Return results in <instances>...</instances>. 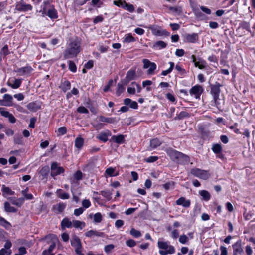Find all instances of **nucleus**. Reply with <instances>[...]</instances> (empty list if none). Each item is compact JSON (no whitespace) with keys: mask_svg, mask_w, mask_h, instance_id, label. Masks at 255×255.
<instances>
[{"mask_svg":"<svg viewBox=\"0 0 255 255\" xmlns=\"http://www.w3.org/2000/svg\"><path fill=\"white\" fill-rule=\"evenodd\" d=\"M81 50V40L77 37L70 38L67 47L63 52L65 59L76 57Z\"/></svg>","mask_w":255,"mask_h":255,"instance_id":"obj_1","label":"nucleus"},{"mask_svg":"<svg viewBox=\"0 0 255 255\" xmlns=\"http://www.w3.org/2000/svg\"><path fill=\"white\" fill-rule=\"evenodd\" d=\"M47 243H51V244L47 250H45L42 252V255H54L52 252L55 248L56 244L58 242L57 237L54 234H50L46 236Z\"/></svg>","mask_w":255,"mask_h":255,"instance_id":"obj_2","label":"nucleus"},{"mask_svg":"<svg viewBox=\"0 0 255 255\" xmlns=\"http://www.w3.org/2000/svg\"><path fill=\"white\" fill-rule=\"evenodd\" d=\"M221 85L218 83L216 82L215 84L210 85L211 88V92L210 93L212 95L213 97V100L214 103L217 107V108L219 110H221V107L219 106V104L218 102V100L219 99L220 93L221 92L220 87Z\"/></svg>","mask_w":255,"mask_h":255,"instance_id":"obj_3","label":"nucleus"},{"mask_svg":"<svg viewBox=\"0 0 255 255\" xmlns=\"http://www.w3.org/2000/svg\"><path fill=\"white\" fill-rule=\"evenodd\" d=\"M43 10L51 19H56L58 17L57 10L54 8V5L51 4L49 1H47L44 2Z\"/></svg>","mask_w":255,"mask_h":255,"instance_id":"obj_4","label":"nucleus"},{"mask_svg":"<svg viewBox=\"0 0 255 255\" xmlns=\"http://www.w3.org/2000/svg\"><path fill=\"white\" fill-rule=\"evenodd\" d=\"M190 173L194 176L205 180L208 179L211 175L208 171L197 168L191 169Z\"/></svg>","mask_w":255,"mask_h":255,"instance_id":"obj_5","label":"nucleus"},{"mask_svg":"<svg viewBox=\"0 0 255 255\" xmlns=\"http://www.w3.org/2000/svg\"><path fill=\"white\" fill-rule=\"evenodd\" d=\"M72 246L75 248V251L78 255H84L82 253V246L81 240L79 238L76 236H74L71 240Z\"/></svg>","mask_w":255,"mask_h":255,"instance_id":"obj_6","label":"nucleus"},{"mask_svg":"<svg viewBox=\"0 0 255 255\" xmlns=\"http://www.w3.org/2000/svg\"><path fill=\"white\" fill-rule=\"evenodd\" d=\"M149 28L151 30L153 35L156 36H169L170 33L165 30H163L161 27L153 25L149 27Z\"/></svg>","mask_w":255,"mask_h":255,"instance_id":"obj_7","label":"nucleus"},{"mask_svg":"<svg viewBox=\"0 0 255 255\" xmlns=\"http://www.w3.org/2000/svg\"><path fill=\"white\" fill-rule=\"evenodd\" d=\"M32 6L30 4H26L23 0L16 2L15 9L18 11L26 12L31 10Z\"/></svg>","mask_w":255,"mask_h":255,"instance_id":"obj_8","label":"nucleus"},{"mask_svg":"<svg viewBox=\"0 0 255 255\" xmlns=\"http://www.w3.org/2000/svg\"><path fill=\"white\" fill-rule=\"evenodd\" d=\"M64 169L62 167L58 166L57 162H53L51 165V176L53 177L63 173Z\"/></svg>","mask_w":255,"mask_h":255,"instance_id":"obj_9","label":"nucleus"},{"mask_svg":"<svg viewBox=\"0 0 255 255\" xmlns=\"http://www.w3.org/2000/svg\"><path fill=\"white\" fill-rule=\"evenodd\" d=\"M203 92L202 86L199 85L193 86L189 91L191 95H194L196 98H199Z\"/></svg>","mask_w":255,"mask_h":255,"instance_id":"obj_10","label":"nucleus"},{"mask_svg":"<svg viewBox=\"0 0 255 255\" xmlns=\"http://www.w3.org/2000/svg\"><path fill=\"white\" fill-rule=\"evenodd\" d=\"M135 76V70H130L127 72L125 78L122 80V82L124 85H128L131 80L134 79Z\"/></svg>","mask_w":255,"mask_h":255,"instance_id":"obj_11","label":"nucleus"},{"mask_svg":"<svg viewBox=\"0 0 255 255\" xmlns=\"http://www.w3.org/2000/svg\"><path fill=\"white\" fill-rule=\"evenodd\" d=\"M191 58L192 59V62L194 63L195 67H198L200 69H203L205 68L206 62L204 60L199 58V61H196V56L194 55L191 56Z\"/></svg>","mask_w":255,"mask_h":255,"instance_id":"obj_12","label":"nucleus"},{"mask_svg":"<svg viewBox=\"0 0 255 255\" xmlns=\"http://www.w3.org/2000/svg\"><path fill=\"white\" fill-rule=\"evenodd\" d=\"M165 151L171 159L175 162L177 161L178 156L180 154V152L177 151L171 148H168Z\"/></svg>","mask_w":255,"mask_h":255,"instance_id":"obj_13","label":"nucleus"},{"mask_svg":"<svg viewBox=\"0 0 255 255\" xmlns=\"http://www.w3.org/2000/svg\"><path fill=\"white\" fill-rule=\"evenodd\" d=\"M42 103L38 101H36L29 103L27 104V107L30 111H37L41 109Z\"/></svg>","mask_w":255,"mask_h":255,"instance_id":"obj_14","label":"nucleus"},{"mask_svg":"<svg viewBox=\"0 0 255 255\" xmlns=\"http://www.w3.org/2000/svg\"><path fill=\"white\" fill-rule=\"evenodd\" d=\"M233 253L241 254L243 253V249L242 247L241 240H238L235 243L232 245Z\"/></svg>","mask_w":255,"mask_h":255,"instance_id":"obj_15","label":"nucleus"},{"mask_svg":"<svg viewBox=\"0 0 255 255\" xmlns=\"http://www.w3.org/2000/svg\"><path fill=\"white\" fill-rule=\"evenodd\" d=\"M98 122H106L107 123H114L119 121V119L112 117H105L103 116L98 117L96 119Z\"/></svg>","mask_w":255,"mask_h":255,"instance_id":"obj_16","label":"nucleus"},{"mask_svg":"<svg viewBox=\"0 0 255 255\" xmlns=\"http://www.w3.org/2000/svg\"><path fill=\"white\" fill-rule=\"evenodd\" d=\"M189 161V157L187 155L180 152L176 162L181 164H187Z\"/></svg>","mask_w":255,"mask_h":255,"instance_id":"obj_17","label":"nucleus"},{"mask_svg":"<svg viewBox=\"0 0 255 255\" xmlns=\"http://www.w3.org/2000/svg\"><path fill=\"white\" fill-rule=\"evenodd\" d=\"M176 204L177 205H182L185 208H188L190 206V201L189 200H186L184 197L179 198L176 201Z\"/></svg>","mask_w":255,"mask_h":255,"instance_id":"obj_18","label":"nucleus"},{"mask_svg":"<svg viewBox=\"0 0 255 255\" xmlns=\"http://www.w3.org/2000/svg\"><path fill=\"white\" fill-rule=\"evenodd\" d=\"M66 204L64 203H59L53 206V210L56 213H60L62 212L65 209Z\"/></svg>","mask_w":255,"mask_h":255,"instance_id":"obj_19","label":"nucleus"},{"mask_svg":"<svg viewBox=\"0 0 255 255\" xmlns=\"http://www.w3.org/2000/svg\"><path fill=\"white\" fill-rule=\"evenodd\" d=\"M185 37L187 41L191 43L196 42L199 39L198 34L197 33L186 34Z\"/></svg>","mask_w":255,"mask_h":255,"instance_id":"obj_20","label":"nucleus"},{"mask_svg":"<svg viewBox=\"0 0 255 255\" xmlns=\"http://www.w3.org/2000/svg\"><path fill=\"white\" fill-rule=\"evenodd\" d=\"M59 88L61 89L64 92H66L67 91L69 90L71 88V83L68 80L62 81Z\"/></svg>","mask_w":255,"mask_h":255,"instance_id":"obj_21","label":"nucleus"},{"mask_svg":"<svg viewBox=\"0 0 255 255\" xmlns=\"http://www.w3.org/2000/svg\"><path fill=\"white\" fill-rule=\"evenodd\" d=\"M161 144V142L157 138H154L150 140V146L148 148L149 150L157 148Z\"/></svg>","mask_w":255,"mask_h":255,"instance_id":"obj_22","label":"nucleus"},{"mask_svg":"<svg viewBox=\"0 0 255 255\" xmlns=\"http://www.w3.org/2000/svg\"><path fill=\"white\" fill-rule=\"evenodd\" d=\"M1 191L2 192V195L4 197H7L9 195H13L14 192L12 191L9 187H6L5 185H2Z\"/></svg>","mask_w":255,"mask_h":255,"instance_id":"obj_23","label":"nucleus"},{"mask_svg":"<svg viewBox=\"0 0 255 255\" xmlns=\"http://www.w3.org/2000/svg\"><path fill=\"white\" fill-rule=\"evenodd\" d=\"M33 70L31 66H25L17 69L16 72L19 73L20 75H24L29 74Z\"/></svg>","mask_w":255,"mask_h":255,"instance_id":"obj_24","label":"nucleus"},{"mask_svg":"<svg viewBox=\"0 0 255 255\" xmlns=\"http://www.w3.org/2000/svg\"><path fill=\"white\" fill-rule=\"evenodd\" d=\"M85 235L88 237H91L93 236H96L98 237H103L104 233L103 232H98L96 230H90L85 233Z\"/></svg>","mask_w":255,"mask_h":255,"instance_id":"obj_25","label":"nucleus"},{"mask_svg":"<svg viewBox=\"0 0 255 255\" xmlns=\"http://www.w3.org/2000/svg\"><path fill=\"white\" fill-rule=\"evenodd\" d=\"M61 225L62 229H64L66 227L70 228L72 227V222L68 218H65L62 220Z\"/></svg>","mask_w":255,"mask_h":255,"instance_id":"obj_26","label":"nucleus"},{"mask_svg":"<svg viewBox=\"0 0 255 255\" xmlns=\"http://www.w3.org/2000/svg\"><path fill=\"white\" fill-rule=\"evenodd\" d=\"M164 6L168 7L170 11L177 15H180L182 13V9L181 6L173 7L168 6L167 5H164Z\"/></svg>","mask_w":255,"mask_h":255,"instance_id":"obj_27","label":"nucleus"},{"mask_svg":"<svg viewBox=\"0 0 255 255\" xmlns=\"http://www.w3.org/2000/svg\"><path fill=\"white\" fill-rule=\"evenodd\" d=\"M57 197L62 199H68L70 197L68 193L63 192L62 189H58L56 192Z\"/></svg>","mask_w":255,"mask_h":255,"instance_id":"obj_28","label":"nucleus"},{"mask_svg":"<svg viewBox=\"0 0 255 255\" xmlns=\"http://www.w3.org/2000/svg\"><path fill=\"white\" fill-rule=\"evenodd\" d=\"M127 85H124L122 82V81H121V83H119L117 84V90L116 92V95L117 96H119L125 90V86Z\"/></svg>","mask_w":255,"mask_h":255,"instance_id":"obj_29","label":"nucleus"},{"mask_svg":"<svg viewBox=\"0 0 255 255\" xmlns=\"http://www.w3.org/2000/svg\"><path fill=\"white\" fill-rule=\"evenodd\" d=\"M4 210L6 212L15 213L17 211V209L11 206L10 203L8 202L4 203Z\"/></svg>","mask_w":255,"mask_h":255,"instance_id":"obj_30","label":"nucleus"},{"mask_svg":"<svg viewBox=\"0 0 255 255\" xmlns=\"http://www.w3.org/2000/svg\"><path fill=\"white\" fill-rule=\"evenodd\" d=\"M86 226V224L84 222L80 221L79 220H73L72 222V227L76 228H80L82 229Z\"/></svg>","mask_w":255,"mask_h":255,"instance_id":"obj_31","label":"nucleus"},{"mask_svg":"<svg viewBox=\"0 0 255 255\" xmlns=\"http://www.w3.org/2000/svg\"><path fill=\"white\" fill-rule=\"evenodd\" d=\"M49 173V167L48 166H45L42 168L40 170L39 173L43 176V179L46 178Z\"/></svg>","mask_w":255,"mask_h":255,"instance_id":"obj_32","label":"nucleus"},{"mask_svg":"<svg viewBox=\"0 0 255 255\" xmlns=\"http://www.w3.org/2000/svg\"><path fill=\"white\" fill-rule=\"evenodd\" d=\"M84 139L81 137H79L76 138L75 141V146L76 148L80 149L83 146Z\"/></svg>","mask_w":255,"mask_h":255,"instance_id":"obj_33","label":"nucleus"},{"mask_svg":"<svg viewBox=\"0 0 255 255\" xmlns=\"http://www.w3.org/2000/svg\"><path fill=\"white\" fill-rule=\"evenodd\" d=\"M0 225L6 229H9L12 226L9 222L1 216H0Z\"/></svg>","mask_w":255,"mask_h":255,"instance_id":"obj_34","label":"nucleus"},{"mask_svg":"<svg viewBox=\"0 0 255 255\" xmlns=\"http://www.w3.org/2000/svg\"><path fill=\"white\" fill-rule=\"evenodd\" d=\"M13 98L12 96L9 94H5L3 95V100L4 102H5V104H4V105H10L12 101Z\"/></svg>","mask_w":255,"mask_h":255,"instance_id":"obj_35","label":"nucleus"},{"mask_svg":"<svg viewBox=\"0 0 255 255\" xmlns=\"http://www.w3.org/2000/svg\"><path fill=\"white\" fill-rule=\"evenodd\" d=\"M112 138L115 142L118 144H122L124 143L125 141L124 136L122 134L117 136H113Z\"/></svg>","mask_w":255,"mask_h":255,"instance_id":"obj_36","label":"nucleus"},{"mask_svg":"<svg viewBox=\"0 0 255 255\" xmlns=\"http://www.w3.org/2000/svg\"><path fill=\"white\" fill-rule=\"evenodd\" d=\"M157 244L158 248L163 250H168L169 249V247L171 246L169 245L168 242H162L158 241Z\"/></svg>","mask_w":255,"mask_h":255,"instance_id":"obj_37","label":"nucleus"},{"mask_svg":"<svg viewBox=\"0 0 255 255\" xmlns=\"http://www.w3.org/2000/svg\"><path fill=\"white\" fill-rule=\"evenodd\" d=\"M175 252V249L173 246H170L169 249L165 250H160L159 253L161 255H166L168 254H173Z\"/></svg>","mask_w":255,"mask_h":255,"instance_id":"obj_38","label":"nucleus"},{"mask_svg":"<svg viewBox=\"0 0 255 255\" xmlns=\"http://www.w3.org/2000/svg\"><path fill=\"white\" fill-rule=\"evenodd\" d=\"M21 82L22 81L21 79H16L14 80L13 83L12 84L8 83V84L12 88L17 89L20 86Z\"/></svg>","mask_w":255,"mask_h":255,"instance_id":"obj_39","label":"nucleus"},{"mask_svg":"<svg viewBox=\"0 0 255 255\" xmlns=\"http://www.w3.org/2000/svg\"><path fill=\"white\" fill-rule=\"evenodd\" d=\"M170 67L166 70L163 71L161 73V75L163 76H166L167 74L170 73L173 70L174 67V63L173 62H169Z\"/></svg>","mask_w":255,"mask_h":255,"instance_id":"obj_40","label":"nucleus"},{"mask_svg":"<svg viewBox=\"0 0 255 255\" xmlns=\"http://www.w3.org/2000/svg\"><path fill=\"white\" fill-rule=\"evenodd\" d=\"M200 195L203 197V199L208 201L210 199V194L206 190H202L199 192Z\"/></svg>","mask_w":255,"mask_h":255,"instance_id":"obj_41","label":"nucleus"},{"mask_svg":"<svg viewBox=\"0 0 255 255\" xmlns=\"http://www.w3.org/2000/svg\"><path fill=\"white\" fill-rule=\"evenodd\" d=\"M100 194L106 198L108 201L110 200L112 198V192L109 191H101Z\"/></svg>","mask_w":255,"mask_h":255,"instance_id":"obj_42","label":"nucleus"},{"mask_svg":"<svg viewBox=\"0 0 255 255\" xmlns=\"http://www.w3.org/2000/svg\"><path fill=\"white\" fill-rule=\"evenodd\" d=\"M108 134L105 132H101L98 136L97 138L104 142L108 141Z\"/></svg>","mask_w":255,"mask_h":255,"instance_id":"obj_43","label":"nucleus"},{"mask_svg":"<svg viewBox=\"0 0 255 255\" xmlns=\"http://www.w3.org/2000/svg\"><path fill=\"white\" fill-rule=\"evenodd\" d=\"M1 115L5 117H7L10 122L14 123L16 121V119L10 113H1Z\"/></svg>","mask_w":255,"mask_h":255,"instance_id":"obj_44","label":"nucleus"},{"mask_svg":"<svg viewBox=\"0 0 255 255\" xmlns=\"http://www.w3.org/2000/svg\"><path fill=\"white\" fill-rule=\"evenodd\" d=\"M124 9L130 12H133L134 11V7L131 4L124 2Z\"/></svg>","mask_w":255,"mask_h":255,"instance_id":"obj_45","label":"nucleus"},{"mask_svg":"<svg viewBox=\"0 0 255 255\" xmlns=\"http://www.w3.org/2000/svg\"><path fill=\"white\" fill-rule=\"evenodd\" d=\"M71 191L73 195V200L75 201L76 203H78L80 200L79 196L81 195V193L80 192H78L77 193H76L74 192L73 188H71Z\"/></svg>","mask_w":255,"mask_h":255,"instance_id":"obj_46","label":"nucleus"},{"mask_svg":"<svg viewBox=\"0 0 255 255\" xmlns=\"http://www.w3.org/2000/svg\"><path fill=\"white\" fill-rule=\"evenodd\" d=\"M175 183L173 181H169L163 185V187L165 190L173 189L174 187Z\"/></svg>","mask_w":255,"mask_h":255,"instance_id":"obj_47","label":"nucleus"},{"mask_svg":"<svg viewBox=\"0 0 255 255\" xmlns=\"http://www.w3.org/2000/svg\"><path fill=\"white\" fill-rule=\"evenodd\" d=\"M136 40L134 37H133L131 34H128L126 36L124 42L126 43H130L135 41Z\"/></svg>","mask_w":255,"mask_h":255,"instance_id":"obj_48","label":"nucleus"},{"mask_svg":"<svg viewBox=\"0 0 255 255\" xmlns=\"http://www.w3.org/2000/svg\"><path fill=\"white\" fill-rule=\"evenodd\" d=\"M14 142L17 144H21L23 143V137L20 135H16L14 137Z\"/></svg>","mask_w":255,"mask_h":255,"instance_id":"obj_49","label":"nucleus"},{"mask_svg":"<svg viewBox=\"0 0 255 255\" xmlns=\"http://www.w3.org/2000/svg\"><path fill=\"white\" fill-rule=\"evenodd\" d=\"M166 46L167 44L163 41H157L154 45V47H158L159 49L164 48Z\"/></svg>","mask_w":255,"mask_h":255,"instance_id":"obj_50","label":"nucleus"},{"mask_svg":"<svg viewBox=\"0 0 255 255\" xmlns=\"http://www.w3.org/2000/svg\"><path fill=\"white\" fill-rule=\"evenodd\" d=\"M213 151L216 154H220L221 153L222 148L219 144H215L212 148Z\"/></svg>","mask_w":255,"mask_h":255,"instance_id":"obj_51","label":"nucleus"},{"mask_svg":"<svg viewBox=\"0 0 255 255\" xmlns=\"http://www.w3.org/2000/svg\"><path fill=\"white\" fill-rule=\"evenodd\" d=\"M130 234L134 237L138 238L141 236L139 231L136 230L134 228H132L130 231Z\"/></svg>","mask_w":255,"mask_h":255,"instance_id":"obj_52","label":"nucleus"},{"mask_svg":"<svg viewBox=\"0 0 255 255\" xmlns=\"http://www.w3.org/2000/svg\"><path fill=\"white\" fill-rule=\"evenodd\" d=\"M69 69L72 72H75L77 70V67L73 61H69L68 62Z\"/></svg>","mask_w":255,"mask_h":255,"instance_id":"obj_53","label":"nucleus"},{"mask_svg":"<svg viewBox=\"0 0 255 255\" xmlns=\"http://www.w3.org/2000/svg\"><path fill=\"white\" fill-rule=\"evenodd\" d=\"M156 64L155 63L151 62L150 66L149 67V69L147 71V74H152L154 73V71L156 69Z\"/></svg>","mask_w":255,"mask_h":255,"instance_id":"obj_54","label":"nucleus"},{"mask_svg":"<svg viewBox=\"0 0 255 255\" xmlns=\"http://www.w3.org/2000/svg\"><path fill=\"white\" fill-rule=\"evenodd\" d=\"M102 218V217L100 213H97L94 215V221L96 223H100Z\"/></svg>","mask_w":255,"mask_h":255,"instance_id":"obj_55","label":"nucleus"},{"mask_svg":"<svg viewBox=\"0 0 255 255\" xmlns=\"http://www.w3.org/2000/svg\"><path fill=\"white\" fill-rule=\"evenodd\" d=\"M74 178L77 180H80L82 179L83 174L80 170L76 171L74 175Z\"/></svg>","mask_w":255,"mask_h":255,"instance_id":"obj_56","label":"nucleus"},{"mask_svg":"<svg viewBox=\"0 0 255 255\" xmlns=\"http://www.w3.org/2000/svg\"><path fill=\"white\" fill-rule=\"evenodd\" d=\"M24 200V199L23 198H19L16 201H15V200L13 201L12 202V203L13 205H15L20 207L23 204Z\"/></svg>","mask_w":255,"mask_h":255,"instance_id":"obj_57","label":"nucleus"},{"mask_svg":"<svg viewBox=\"0 0 255 255\" xmlns=\"http://www.w3.org/2000/svg\"><path fill=\"white\" fill-rule=\"evenodd\" d=\"M67 129L65 127H60L58 129V135H63L66 133Z\"/></svg>","mask_w":255,"mask_h":255,"instance_id":"obj_58","label":"nucleus"},{"mask_svg":"<svg viewBox=\"0 0 255 255\" xmlns=\"http://www.w3.org/2000/svg\"><path fill=\"white\" fill-rule=\"evenodd\" d=\"M115 248V246L113 244H109L105 247L104 250L106 253H109Z\"/></svg>","mask_w":255,"mask_h":255,"instance_id":"obj_59","label":"nucleus"},{"mask_svg":"<svg viewBox=\"0 0 255 255\" xmlns=\"http://www.w3.org/2000/svg\"><path fill=\"white\" fill-rule=\"evenodd\" d=\"M115 171V168H113L112 167H109L106 170L105 173H106V174L108 175L109 176L111 177V176H114L113 174H114Z\"/></svg>","mask_w":255,"mask_h":255,"instance_id":"obj_60","label":"nucleus"},{"mask_svg":"<svg viewBox=\"0 0 255 255\" xmlns=\"http://www.w3.org/2000/svg\"><path fill=\"white\" fill-rule=\"evenodd\" d=\"M126 1L122 0H115L113 1L114 4L119 7H121L123 8H124V2H125Z\"/></svg>","mask_w":255,"mask_h":255,"instance_id":"obj_61","label":"nucleus"},{"mask_svg":"<svg viewBox=\"0 0 255 255\" xmlns=\"http://www.w3.org/2000/svg\"><path fill=\"white\" fill-rule=\"evenodd\" d=\"M84 209L82 207H80L79 208H77L74 210V214L75 216H78L80 215L81 214H82L83 213V212H84Z\"/></svg>","mask_w":255,"mask_h":255,"instance_id":"obj_62","label":"nucleus"},{"mask_svg":"<svg viewBox=\"0 0 255 255\" xmlns=\"http://www.w3.org/2000/svg\"><path fill=\"white\" fill-rule=\"evenodd\" d=\"M93 61L92 60H90L85 64L84 67L86 69H90L93 67Z\"/></svg>","mask_w":255,"mask_h":255,"instance_id":"obj_63","label":"nucleus"},{"mask_svg":"<svg viewBox=\"0 0 255 255\" xmlns=\"http://www.w3.org/2000/svg\"><path fill=\"white\" fill-rule=\"evenodd\" d=\"M82 206L85 208H88L91 206V202L89 200L84 199L82 201Z\"/></svg>","mask_w":255,"mask_h":255,"instance_id":"obj_64","label":"nucleus"}]
</instances>
